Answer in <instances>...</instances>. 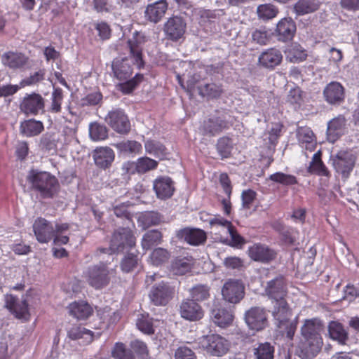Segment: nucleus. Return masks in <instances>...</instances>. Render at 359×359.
I'll return each mask as SVG.
<instances>
[{
	"mask_svg": "<svg viewBox=\"0 0 359 359\" xmlns=\"http://www.w3.org/2000/svg\"><path fill=\"white\" fill-rule=\"evenodd\" d=\"M153 188L156 196L160 199L170 198L175 191L173 182L168 177H160L156 179L153 183Z\"/></svg>",
	"mask_w": 359,
	"mask_h": 359,
	"instance_id": "b1692460",
	"label": "nucleus"
},
{
	"mask_svg": "<svg viewBox=\"0 0 359 359\" xmlns=\"http://www.w3.org/2000/svg\"><path fill=\"white\" fill-rule=\"evenodd\" d=\"M71 316L78 320H84L93 313V308L86 302L79 301L70 304L68 306Z\"/></svg>",
	"mask_w": 359,
	"mask_h": 359,
	"instance_id": "473e14b6",
	"label": "nucleus"
},
{
	"mask_svg": "<svg viewBox=\"0 0 359 359\" xmlns=\"http://www.w3.org/2000/svg\"><path fill=\"white\" fill-rule=\"evenodd\" d=\"M256 359H273L274 347L269 342L261 343L254 348Z\"/></svg>",
	"mask_w": 359,
	"mask_h": 359,
	"instance_id": "603ef678",
	"label": "nucleus"
},
{
	"mask_svg": "<svg viewBox=\"0 0 359 359\" xmlns=\"http://www.w3.org/2000/svg\"><path fill=\"white\" fill-rule=\"evenodd\" d=\"M273 32L266 27H260L251 33V42L258 45H266L271 42Z\"/></svg>",
	"mask_w": 359,
	"mask_h": 359,
	"instance_id": "ea45409f",
	"label": "nucleus"
},
{
	"mask_svg": "<svg viewBox=\"0 0 359 359\" xmlns=\"http://www.w3.org/2000/svg\"><path fill=\"white\" fill-rule=\"evenodd\" d=\"M118 148L124 152L137 154L141 152L142 147V144L137 141L128 140L120 143Z\"/></svg>",
	"mask_w": 359,
	"mask_h": 359,
	"instance_id": "e2e57ef3",
	"label": "nucleus"
},
{
	"mask_svg": "<svg viewBox=\"0 0 359 359\" xmlns=\"http://www.w3.org/2000/svg\"><path fill=\"white\" fill-rule=\"evenodd\" d=\"M138 264V257L133 253H128L121 262V269L123 273H130L135 270Z\"/></svg>",
	"mask_w": 359,
	"mask_h": 359,
	"instance_id": "6e6d98bb",
	"label": "nucleus"
},
{
	"mask_svg": "<svg viewBox=\"0 0 359 359\" xmlns=\"http://www.w3.org/2000/svg\"><path fill=\"white\" fill-rule=\"evenodd\" d=\"M5 307L15 318L22 320L29 318L28 304L26 300L19 301V299L12 294L5 295Z\"/></svg>",
	"mask_w": 359,
	"mask_h": 359,
	"instance_id": "2eb2a0df",
	"label": "nucleus"
},
{
	"mask_svg": "<svg viewBox=\"0 0 359 359\" xmlns=\"http://www.w3.org/2000/svg\"><path fill=\"white\" fill-rule=\"evenodd\" d=\"M145 151L147 154L154 156L155 157L163 159L167 155V149L161 142L149 140L144 143Z\"/></svg>",
	"mask_w": 359,
	"mask_h": 359,
	"instance_id": "37998d69",
	"label": "nucleus"
},
{
	"mask_svg": "<svg viewBox=\"0 0 359 359\" xmlns=\"http://www.w3.org/2000/svg\"><path fill=\"white\" fill-rule=\"evenodd\" d=\"M323 94L330 104H339L344 98V89L340 83L332 81L327 85Z\"/></svg>",
	"mask_w": 359,
	"mask_h": 359,
	"instance_id": "cd10ccee",
	"label": "nucleus"
},
{
	"mask_svg": "<svg viewBox=\"0 0 359 359\" xmlns=\"http://www.w3.org/2000/svg\"><path fill=\"white\" fill-rule=\"evenodd\" d=\"M249 257L254 261L267 263L273 259L276 252L265 245L256 243L248 250Z\"/></svg>",
	"mask_w": 359,
	"mask_h": 359,
	"instance_id": "412c9836",
	"label": "nucleus"
},
{
	"mask_svg": "<svg viewBox=\"0 0 359 359\" xmlns=\"http://www.w3.org/2000/svg\"><path fill=\"white\" fill-rule=\"evenodd\" d=\"M112 70L114 76L121 82L118 85V89L124 94L130 93L143 79V75L140 74H136L133 78L129 79L133 69L128 57L114 59Z\"/></svg>",
	"mask_w": 359,
	"mask_h": 359,
	"instance_id": "f03ea898",
	"label": "nucleus"
},
{
	"mask_svg": "<svg viewBox=\"0 0 359 359\" xmlns=\"http://www.w3.org/2000/svg\"><path fill=\"white\" fill-rule=\"evenodd\" d=\"M163 30L168 39L177 41L185 33L186 22L181 16L172 15L164 24Z\"/></svg>",
	"mask_w": 359,
	"mask_h": 359,
	"instance_id": "ddd939ff",
	"label": "nucleus"
},
{
	"mask_svg": "<svg viewBox=\"0 0 359 359\" xmlns=\"http://www.w3.org/2000/svg\"><path fill=\"white\" fill-rule=\"evenodd\" d=\"M168 8L166 0H158L147 6L144 11L145 18L153 23H158L164 17Z\"/></svg>",
	"mask_w": 359,
	"mask_h": 359,
	"instance_id": "aec40b11",
	"label": "nucleus"
},
{
	"mask_svg": "<svg viewBox=\"0 0 359 359\" xmlns=\"http://www.w3.org/2000/svg\"><path fill=\"white\" fill-rule=\"evenodd\" d=\"M346 119L343 116L332 118L327 123V137L329 142L334 143L345 130Z\"/></svg>",
	"mask_w": 359,
	"mask_h": 359,
	"instance_id": "bb28decb",
	"label": "nucleus"
},
{
	"mask_svg": "<svg viewBox=\"0 0 359 359\" xmlns=\"http://www.w3.org/2000/svg\"><path fill=\"white\" fill-rule=\"evenodd\" d=\"M200 93L203 96H208L211 98L219 97L223 93L221 86L215 83H208L199 88Z\"/></svg>",
	"mask_w": 359,
	"mask_h": 359,
	"instance_id": "4d7b16f0",
	"label": "nucleus"
},
{
	"mask_svg": "<svg viewBox=\"0 0 359 359\" xmlns=\"http://www.w3.org/2000/svg\"><path fill=\"white\" fill-rule=\"evenodd\" d=\"M175 359H196L194 352L187 346L179 347L175 353Z\"/></svg>",
	"mask_w": 359,
	"mask_h": 359,
	"instance_id": "774afa93",
	"label": "nucleus"
},
{
	"mask_svg": "<svg viewBox=\"0 0 359 359\" xmlns=\"http://www.w3.org/2000/svg\"><path fill=\"white\" fill-rule=\"evenodd\" d=\"M170 257V253L168 250L163 248L155 249L150 255V261L154 266H159L166 261Z\"/></svg>",
	"mask_w": 359,
	"mask_h": 359,
	"instance_id": "bf43d9fd",
	"label": "nucleus"
},
{
	"mask_svg": "<svg viewBox=\"0 0 359 359\" xmlns=\"http://www.w3.org/2000/svg\"><path fill=\"white\" fill-rule=\"evenodd\" d=\"M223 299L231 304L240 302L245 295V286L243 283L238 279H228L222 288Z\"/></svg>",
	"mask_w": 359,
	"mask_h": 359,
	"instance_id": "1a4fd4ad",
	"label": "nucleus"
},
{
	"mask_svg": "<svg viewBox=\"0 0 359 359\" xmlns=\"http://www.w3.org/2000/svg\"><path fill=\"white\" fill-rule=\"evenodd\" d=\"M63 97L62 90L60 88H54L51 93V102L48 107V111L53 114L60 113L62 111Z\"/></svg>",
	"mask_w": 359,
	"mask_h": 359,
	"instance_id": "3c124183",
	"label": "nucleus"
},
{
	"mask_svg": "<svg viewBox=\"0 0 359 359\" xmlns=\"http://www.w3.org/2000/svg\"><path fill=\"white\" fill-rule=\"evenodd\" d=\"M115 274V268L109 269L107 264L100 262L89 266L84 272V278L90 286L98 290L106 287Z\"/></svg>",
	"mask_w": 359,
	"mask_h": 359,
	"instance_id": "20e7f679",
	"label": "nucleus"
},
{
	"mask_svg": "<svg viewBox=\"0 0 359 359\" xmlns=\"http://www.w3.org/2000/svg\"><path fill=\"white\" fill-rule=\"evenodd\" d=\"M308 172L320 176L328 177L330 172L321 160L320 150L316 152L308 168Z\"/></svg>",
	"mask_w": 359,
	"mask_h": 359,
	"instance_id": "58836bf2",
	"label": "nucleus"
},
{
	"mask_svg": "<svg viewBox=\"0 0 359 359\" xmlns=\"http://www.w3.org/2000/svg\"><path fill=\"white\" fill-rule=\"evenodd\" d=\"M158 161L147 156L140 157L136 161H128L123 165V168L129 174H144L154 170L158 166Z\"/></svg>",
	"mask_w": 359,
	"mask_h": 359,
	"instance_id": "dca6fc26",
	"label": "nucleus"
},
{
	"mask_svg": "<svg viewBox=\"0 0 359 359\" xmlns=\"http://www.w3.org/2000/svg\"><path fill=\"white\" fill-rule=\"evenodd\" d=\"M33 231L41 243H47L53 238V224L44 218L39 217L34 221Z\"/></svg>",
	"mask_w": 359,
	"mask_h": 359,
	"instance_id": "a211bd4d",
	"label": "nucleus"
},
{
	"mask_svg": "<svg viewBox=\"0 0 359 359\" xmlns=\"http://www.w3.org/2000/svg\"><path fill=\"white\" fill-rule=\"evenodd\" d=\"M106 123L116 133L126 135L130 130V123L125 111L120 109H113L108 112L105 117Z\"/></svg>",
	"mask_w": 359,
	"mask_h": 359,
	"instance_id": "9d476101",
	"label": "nucleus"
},
{
	"mask_svg": "<svg viewBox=\"0 0 359 359\" xmlns=\"http://www.w3.org/2000/svg\"><path fill=\"white\" fill-rule=\"evenodd\" d=\"M211 314L213 322L221 327L229 325L233 319L232 312L224 308H215Z\"/></svg>",
	"mask_w": 359,
	"mask_h": 359,
	"instance_id": "f704fd0d",
	"label": "nucleus"
},
{
	"mask_svg": "<svg viewBox=\"0 0 359 359\" xmlns=\"http://www.w3.org/2000/svg\"><path fill=\"white\" fill-rule=\"evenodd\" d=\"M27 181L32 189L43 198H52L58 192L60 184L56 177L46 171L32 169L29 171Z\"/></svg>",
	"mask_w": 359,
	"mask_h": 359,
	"instance_id": "f257e3e1",
	"label": "nucleus"
},
{
	"mask_svg": "<svg viewBox=\"0 0 359 359\" xmlns=\"http://www.w3.org/2000/svg\"><path fill=\"white\" fill-rule=\"evenodd\" d=\"M177 237L189 245H198L206 241V233L204 231L196 228H184L177 231Z\"/></svg>",
	"mask_w": 359,
	"mask_h": 359,
	"instance_id": "6ab92c4d",
	"label": "nucleus"
},
{
	"mask_svg": "<svg viewBox=\"0 0 359 359\" xmlns=\"http://www.w3.org/2000/svg\"><path fill=\"white\" fill-rule=\"evenodd\" d=\"M162 238L161 233L158 230H151L144 233L141 245L144 250H149L152 246L158 245Z\"/></svg>",
	"mask_w": 359,
	"mask_h": 359,
	"instance_id": "de8ad7c7",
	"label": "nucleus"
},
{
	"mask_svg": "<svg viewBox=\"0 0 359 359\" xmlns=\"http://www.w3.org/2000/svg\"><path fill=\"white\" fill-rule=\"evenodd\" d=\"M278 40L287 42L292 39L296 32V25L291 18H285L280 20L276 29Z\"/></svg>",
	"mask_w": 359,
	"mask_h": 359,
	"instance_id": "393cba45",
	"label": "nucleus"
},
{
	"mask_svg": "<svg viewBox=\"0 0 359 359\" xmlns=\"http://www.w3.org/2000/svg\"><path fill=\"white\" fill-rule=\"evenodd\" d=\"M115 359H133L131 353L127 351L123 343L117 342L111 352Z\"/></svg>",
	"mask_w": 359,
	"mask_h": 359,
	"instance_id": "0e129e2a",
	"label": "nucleus"
},
{
	"mask_svg": "<svg viewBox=\"0 0 359 359\" xmlns=\"http://www.w3.org/2000/svg\"><path fill=\"white\" fill-rule=\"evenodd\" d=\"M285 53L286 59L294 63L300 62L307 57L306 51L302 48V46H289Z\"/></svg>",
	"mask_w": 359,
	"mask_h": 359,
	"instance_id": "09e8293b",
	"label": "nucleus"
},
{
	"mask_svg": "<svg viewBox=\"0 0 359 359\" xmlns=\"http://www.w3.org/2000/svg\"><path fill=\"white\" fill-rule=\"evenodd\" d=\"M257 13L259 19L267 21L276 17L278 13V9L271 4H264L258 6Z\"/></svg>",
	"mask_w": 359,
	"mask_h": 359,
	"instance_id": "49530a36",
	"label": "nucleus"
},
{
	"mask_svg": "<svg viewBox=\"0 0 359 359\" xmlns=\"http://www.w3.org/2000/svg\"><path fill=\"white\" fill-rule=\"evenodd\" d=\"M27 57L20 53L8 52L2 55L1 60L4 65L11 68H18L23 66L27 62Z\"/></svg>",
	"mask_w": 359,
	"mask_h": 359,
	"instance_id": "a19ab883",
	"label": "nucleus"
},
{
	"mask_svg": "<svg viewBox=\"0 0 359 359\" xmlns=\"http://www.w3.org/2000/svg\"><path fill=\"white\" fill-rule=\"evenodd\" d=\"M136 325L138 330L144 334H151L154 333L153 320L148 313H141L139 315Z\"/></svg>",
	"mask_w": 359,
	"mask_h": 359,
	"instance_id": "864d4df0",
	"label": "nucleus"
},
{
	"mask_svg": "<svg viewBox=\"0 0 359 359\" xmlns=\"http://www.w3.org/2000/svg\"><path fill=\"white\" fill-rule=\"evenodd\" d=\"M273 304L272 315L276 320L278 327L281 328L282 326H285L287 324V320H290L292 316L291 309L289 308L285 299L276 301L273 302Z\"/></svg>",
	"mask_w": 359,
	"mask_h": 359,
	"instance_id": "5701e85b",
	"label": "nucleus"
},
{
	"mask_svg": "<svg viewBox=\"0 0 359 359\" xmlns=\"http://www.w3.org/2000/svg\"><path fill=\"white\" fill-rule=\"evenodd\" d=\"M69 224L56 222L53 225V242L56 245H65L69 242Z\"/></svg>",
	"mask_w": 359,
	"mask_h": 359,
	"instance_id": "c9c22d12",
	"label": "nucleus"
},
{
	"mask_svg": "<svg viewBox=\"0 0 359 359\" xmlns=\"http://www.w3.org/2000/svg\"><path fill=\"white\" fill-rule=\"evenodd\" d=\"M89 135L93 141L104 140L108 137V129L104 125L97 122L89 125Z\"/></svg>",
	"mask_w": 359,
	"mask_h": 359,
	"instance_id": "a18cd8bd",
	"label": "nucleus"
},
{
	"mask_svg": "<svg viewBox=\"0 0 359 359\" xmlns=\"http://www.w3.org/2000/svg\"><path fill=\"white\" fill-rule=\"evenodd\" d=\"M68 337L72 340L82 339L86 344L90 343L93 339V332L80 326L71 327L67 332Z\"/></svg>",
	"mask_w": 359,
	"mask_h": 359,
	"instance_id": "79ce46f5",
	"label": "nucleus"
},
{
	"mask_svg": "<svg viewBox=\"0 0 359 359\" xmlns=\"http://www.w3.org/2000/svg\"><path fill=\"white\" fill-rule=\"evenodd\" d=\"M180 313L182 318L189 321L201 320L204 315L202 307L194 299H187L180 306Z\"/></svg>",
	"mask_w": 359,
	"mask_h": 359,
	"instance_id": "f3484780",
	"label": "nucleus"
},
{
	"mask_svg": "<svg viewBox=\"0 0 359 359\" xmlns=\"http://www.w3.org/2000/svg\"><path fill=\"white\" fill-rule=\"evenodd\" d=\"M323 330L322 322L316 318L306 320L302 327L301 333L304 339L306 358L314 357L321 349L323 339L320 333Z\"/></svg>",
	"mask_w": 359,
	"mask_h": 359,
	"instance_id": "7ed1b4c3",
	"label": "nucleus"
},
{
	"mask_svg": "<svg viewBox=\"0 0 359 359\" xmlns=\"http://www.w3.org/2000/svg\"><path fill=\"white\" fill-rule=\"evenodd\" d=\"M297 138L302 148L313 151L316 147V140L313 131L309 127H299L297 130Z\"/></svg>",
	"mask_w": 359,
	"mask_h": 359,
	"instance_id": "7c9ffc66",
	"label": "nucleus"
},
{
	"mask_svg": "<svg viewBox=\"0 0 359 359\" xmlns=\"http://www.w3.org/2000/svg\"><path fill=\"white\" fill-rule=\"evenodd\" d=\"M257 193L252 189L244 190L241 194L242 205L245 209H250L255 200Z\"/></svg>",
	"mask_w": 359,
	"mask_h": 359,
	"instance_id": "69168bd1",
	"label": "nucleus"
},
{
	"mask_svg": "<svg viewBox=\"0 0 359 359\" xmlns=\"http://www.w3.org/2000/svg\"><path fill=\"white\" fill-rule=\"evenodd\" d=\"M223 264L226 269L232 270H240L243 266V261L238 257H226Z\"/></svg>",
	"mask_w": 359,
	"mask_h": 359,
	"instance_id": "338daca9",
	"label": "nucleus"
},
{
	"mask_svg": "<svg viewBox=\"0 0 359 359\" xmlns=\"http://www.w3.org/2000/svg\"><path fill=\"white\" fill-rule=\"evenodd\" d=\"M269 180L280 183L283 185L289 186L297 183V179L292 175L285 174L281 172L273 173L269 176Z\"/></svg>",
	"mask_w": 359,
	"mask_h": 359,
	"instance_id": "13d9d810",
	"label": "nucleus"
},
{
	"mask_svg": "<svg viewBox=\"0 0 359 359\" xmlns=\"http://www.w3.org/2000/svg\"><path fill=\"white\" fill-rule=\"evenodd\" d=\"M328 332L330 338L341 344H344L348 338V332L342 324L337 321H331L329 323Z\"/></svg>",
	"mask_w": 359,
	"mask_h": 359,
	"instance_id": "e433bc0d",
	"label": "nucleus"
},
{
	"mask_svg": "<svg viewBox=\"0 0 359 359\" xmlns=\"http://www.w3.org/2000/svg\"><path fill=\"white\" fill-rule=\"evenodd\" d=\"M44 107L43 98L39 94H32L25 97L21 104V110L26 114H36Z\"/></svg>",
	"mask_w": 359,
	"mask_h": 359,
	"instance_id": "a878e982",
	"label": "nucleus"
},
{
	"mask_svg": "<svg viewBox=\"0 0 359 359\" xmlns=\"http://www.w3.org/2000/svg\"><path fill=\"white\" fill-rule=\"evenodd\" d=\"M245 321L250 330H262L268 324L266 311L263 308L252 307L245 311Z\"/></svg>",
	"mask_w": 359,
	"mask_h": 359,
	"instance_id": "f8f14e48",
	"label": "nucleus"
},
{
	"mask_svg": "<svg viewBox=\"0 0 359 359\" xmlns=\"http://www.w3.org/2000/svg\"><path fill=\"white\" fill-rule=\"evenodd\" d=\"M43 130V123L33 118L21 122L20 126V133L27 137L39 135Z\"/></svg>",
	"mask_w": 359,
	"mask_h": 359,
	"instance_id": "72a5a7b5",
	"label": "nucleus"
},
{
	"mask_svg": "<svg viewBox=\"0 0 359 359\" xmlns=\"http://www.w3.org/2000/svg\"><path fill=\"white\" fill-rule=\"evenodd\" d=\"M283 126L279 123H273L271 126L266 130L262 138L263 140V146L269 151H273L282 130Z\"/></svg>",
	"mask_w": 359,
	"mask_h": 359,
	"instance_id": "c85d7f7f",
	"label": "nucleus"
},
{
	"mask_svg": "<svg viewBox=\"0 0 359 359\" xmlns=\"http://www.w3.org/2000/svg\"><path fill=\"white\" fill-rule=\"evenodd\" d=\"M198 344L208 353L215 356H222L226 353L230 346L227 339L213 333L200 337Z\"/></svg>",
	"mask_w": 359,
	"mask_h": 359,
	"instance_id": "423d86ee",
	"label": "nucleus"
},
{
	"mask_svg": "<svg viewBox=\"0 0 359 359\" xmlns=\"http://www.w3.org/2000/svg\"><path fill=\"white\" fill-rule=\"evenodd\" d=\"M135 245V238L132 231L128 228H120L114 232L109 248H100L98 251L111 255L131 249Z\"/></svg>",
	"mask_w": 359,
	"mask_h": 359,
	"instance_id": "39448f33",
	"label": "nucleus"
},
{
	"mask_svg": "<svg viewBox=\"0 0 359 359\" xmlns=\"http://www.w3.org/2000/svg\"><path fill=\"white\" fill-rule=\"evenodd\" d=\"M233 142L228 137L219 138L217 144V149L222 158H228L233 149Z\"/></svg>",
	"mask_w": 359,
	"mask_h": 359,
	"instance_id": "5fc2aeb1",
	"label": "nucleus"
},
{
	"mask_svg": "<svg viewBox=\"0 0 359 359\" xmlns=\"http://www.w3.org/2000/svg\"><path fill=\"white\" fill-rule=\"evenodd\" d=\"M330 161L334 170L341 175L342 178L347 179L353 170L356 156L350 151H339L331 156Z\"/></svg>",
	"mask_w": 359,
	"mask_h": 359,
	"instance_id": "0eeeda50",
	"label": "nucleus"
},
{
	"mask_svg": "<svg viewBox=\"0 0 359 359\" xmlns=\"http://www.w3.org/2000/svg\"><path fill=\"white\" fill-rule=\"evenodd\" d=\"M281 53L274 48L264 51L259 57V65L266 69H273L282 61Z\"/></svg>",
	"mask_w": 359,
	"mask_h": 359,
	"instance_id": "c756f323",
	"label": "nucleus"
},
{
	"mask_svg": "<svg viewBox=\"0 0 359 359\" xmlns=\"http://www.w3.org/2000/svg\"><path fill=\"white\" fill-rule=\"evenodd\" d=\"M161 221V217L156 212H146L138 217V224L143 229L149 228L153 225H158Z\"/></svg>",
	"mask_w": 359,
	"mask_h": 359,
	"instance_id": "c03bdc74",
	"label": "nucleus"
},
{
	"mask_svg": "<svg viewBox=\"0 0 359 359\" xmlns=\"http://www.w3.org/2000/svg\"><path fill=\"white\" fill-rule=\"evenodd\" d=\"M93 156L96 165L106 168L113 162L114 152L109 147H100L94 150Z\"/></svg>",
	"mask_w": 359,
	"mask_h": 359,
	"instance_id": "2f4dec72",
	"label": "nucleus"
},
{
	"mask_svg": "<svg viewBox=\"0 0 359 359\" xmlns=\"http://www.w3.org/2000/svg\"><path fill=\"white\" fill-rule=\"evenodd\" d=\"M209 224L211 226L222 227L230 236V245L240 248L245 243L244 238L238 233L231 222L222 217L218 215L209 220Z\"/></svg>",
	"mask_w": 359,
	"mask_h": 359,
	"instance_id": "4468645a",
	"label": "nucleus"
},
{
	"mask_svg": "<svg viewBox=\"0 0 359 359\" xmlns=\"http://www.w3.org/2000/svg\"><path fill=\"white\" fill-rule=\"evenodd\" d=\"M320 5L318 0H299L293 8L297 15H303L318 11Z\"/></svg>",
	"mask_w": 359,
	"mask_h": 359,
	"instance_id": "4c0bfd02",
	"label": "nucleus"
},
{
	"mask_svg": "<svg viewBox=\"0 0 359 359\" xmlns=\"http://www.w3.org/2000/svg\"><path fill=\"white\" fill-rule=\"evenodd\" d=\"M191 295L195 302L207 299L210 296L209 287L204 285L195 286L191 290Z\"/></svg>",
	"mask_w": 359,
	"mask_h": 359,
	"instance_id": "680f3d73",
	"label": "nucleus"
},
{
	"mask_svg": "<svg viewBox=\"0 0 359 359\" xmlns=\"http://www.w3.org/2000/svg\"><path fill=\"white\" fill-rule=\"evenodd\" d=\"M192 264L191 258H177L172 264V269L175 274L183 275L191 270Z\"/></svg>",
	"mask_w": 359,
	"mask_h": 359,
	"instance_id": "8fccbe9b",
	"label": "nucleus"
},
{
	"mask_svg": "<svg viewBox=\"0 0 359 359\" xmlns=\"http://www.w3.org/2000/svg\"><path fill=\"white\" fill-rule=\"evenodd\" d=\"M230 126L226 115H212L203 121L200 130L205 135L215 136L229 128Z\"/></svg>",
	"mask_w": 359,
	"mask_h": 359,
	"instance_id": "9b49d317",
	"label": "nucleus"
},
{
	"mask_svg": "<svg viewBox=\"0 0 359 359\" xmlns=\"http://www.w3.org/2000/svg\"><path fill=\"white\" fill-rule=\"evenodd\" d=\"M175 287L168 283L161 281L155 284L149 292V299L156 306H165L174 297Z\"/></svg>",
	"mask_w": 359,
	"mask_h": 359,
	"instance_id": "6e6552de",
	"label": "nucleus"
},
{
	"mask_svg": "<svg viewBox=\"0 0 359 359\" xmlns=\"http://www.w3.org/2000/svg\"><path fill=\"white\" fill-rule=\"evenodd\" d=\"M265 291L272 300V303L285 299L287 292L284 279L282 277H278L269 281Z\"/></svg>",
	"mask_w": 359,
	"mask_h": 359,
	"instance_id": "4be33fe9",
	"label": "nucleus"
},
{
	"mask_svg": "<svg viewBox=\"0 0 359 359\" xmlns=\"http://www.w3.org/2000/svg\"><path fill=\"white\" fill-rule=\"evenodd\" d=\"M287 101L295 109L299 107L304 102L303 92L299 87L290 89L287 96Z\"/></svg>",
	"mask_w": 359,
	"mask_h": 359,
	"instance_id": "052dcab7",
	"label": "nucleus"
}]
</instances>
